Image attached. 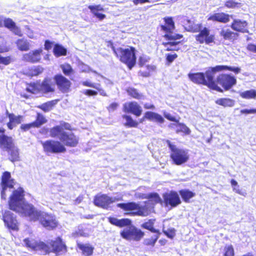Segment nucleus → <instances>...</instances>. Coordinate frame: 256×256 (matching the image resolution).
<instances>
[{
    "mask_svg": "<svg viewBox=\"0 0 256 256\" xmlns=\"http://www.w3.org/2000/svg\"><path fill=\"white\" fill-rule=\"evenodd\" d=\"M120 235L124 238L128 240L131 239L132 236H134V232L124 230L120 232Z\"/></svg>",
    "mask_w": 256,
    "mask_h": 256,
    "instance_id": "603ef678",
    "label": "nucleus"
},
{
    "mask_svg": "<svg viewBox=\"0 0 256 256\" xmlns=\"http://www.w3.org/2000/svg\"><path fill=\"white\" fill-rule=\"evenodd\" d=\"M52 80L55 82L58 89L62 93H67L70 91L72 87L71 82L60 74H55Z\"/></svg>",
    "mask_w": 256,
    "mask_h": 256,
    "instance_id": "4468645a",
    "label": "nucleus"
},
{
    "mask_svg": "<svg viewBox=\"0 0 256 256\" xmlns=\"http://www.w3.org/2000/svg\"><path fill=\"white\" fill-rule=\"evenodd\" d=\"M230 184H231V185L233 187L232 189H233L234 191L236 192L238 194H242V192L238 188L239 186H238V184L236 180H234V179L231 180Z\"/></svg>",
    "mask_w": 256,
    "mask_h": 256,
    "instance_id": "13d9d810",
    "label": "nucleus"
},
{
    "mask_svg": "<svg viewBox=\"0 0 256 256\" xmlns=\"http://www.w3.org/2000/svg\"><path fill=\"white\" fill-rule=\"evenodd\" d=\"M52 42L49 40H46L44 44V49L47 50H50L52 48Z\"/></svg>",
    "mask_w": 256,
    "mask_h": 256,
    "instance_id": "338daca9",
    "label": "nucleus"
},
{
    "mask_svg": "<svg viewBox=\"0 0 256 256\" xmlns=\"http://www.w3.org/2000/svg\"><path fill=\"white\" fill-rule=\"evenodd\" d=\"M108 222L115 226L122 228L130 224L131 220L128 218L118 219L113 216H110L108 218Z\"/></svg>",
    "mask_w": 256,
    "mask_h": 256,
    "instance_id": "7c9ffc66",
    "label": "nucleus"
},
{
    "mask_svg": "<svg viewBox=\"0 0 256 256\" xmlns=\"http://www.w3.org/2000/svg\"><path fill=\"white\" fill-rule=\"evenodd\" d=\"M224 6L228 8H234L241 6V4L234 0H228L224 2Z\"/></svg>",
    "mask_w": 256,
    "mask_h": 256,
    "instance_id": "8fccbe9b",
    "label": "nucleus"
},
{
    "mask_svg": "<svg viewBox=\"0 0 256 256\" xmlns=\"http://www.w3.org/2000/svg\"><path fill=\"white\" fill-rule=\"evenodd\" d=\"M216 70L214 67H210L204 72L190 73L188 74L189 78L194 83L207 86L209 88L222 92L223 90L216 86L214 82V75Z\"/></svg>",
    "mask_w": 256,
    "mask_h": 256,
    "instance_id": "20e7f679",
    "label": "nucleus"
},
{
    "mask_svg": "<svg viewBox=\"0 0 256 256\" xmlns=\"http://www.w3.org/2000/svg\"><path fill=\"white\" fill-rule=\"evenodd\" d=\"M150 58L144 56H140L138 58V66L142 68L139 70L138 74L142 77H148L152 72L155 70V66L152 64H147Z\"/></svg>",
    "mask_w": 256,
    "mask_h": 256,
    "instance_id": "f3484780",
    "label": "nucleus"
},
{
    "mask_svg": "<svg viewBox=\"0 0 256 256\" xmlns=\"http://www.w3.org/2000/svg\"><path fill=\"white\" fill-rule=\"evenodd\" d=\"M24 191L19 187L14 190L8 201L10 210L28 218L32 221H38L44 228L49 230L55 229L58 226L56 217L46 212L38 210L32 204L24 201Z\"/></svg>",
    "mask_w": 256,
    "mask_h": 256,
    "instance_id": "f257e3e1",
    "label": "nucleus"
},
{
    "mask_svg": "<svg viewBox=\"0 0 256 256\" xmlns=\"http://www.w3.org/2000/svg\"><path fill=\"white\" fill-rule=\"evenodd\" d=\"M160 234H157L155 236L154 238H147L144 240V244L146 246H154L155 243L157 241L158 239L159 238Z\"/></svg>",
    "mask_w": 256,
    "mask_h": 256,
    "instance_id": "5fc2aeb1",
    "label": "nucleus"
},
{
    "mask_svg": "<svg viewBox=\"0 0 256 256\" xmlns=\"http://www.w3.org/2000/svg\"><path fill=\"white\" fill-rule=\"evenodd\" d=\"M6 130L0 128V148L6 150L14 145V141L12 136L5 134Z\"/></svg>",
    "mask_w": 256,
    "mask_h": 256,
    "instance_id": "a211bd4d",
    "label": "nucleus"
},
{
    "mask_svg": "<svg viewBox=\"0 0 256 256\" xmlns=\"http://www.w3.org/2000/svg\"><path fill=\"white\" fill-rule=\"evenodd\" d=\"M178 192L182 200L186 203H189L190 200L196 196V194L194 192L188 189L180 190H179Z\"/></svg>",
    "mask_w": 256,
    "mask_h": 256,
    "instance_id": "72a5a7b5",
    "label": "nucleus"
},
{
    "mask_svg": "<svg viewBox=\"0 0 256 256\" xmlns=\"http://www.w3.org/2000/svg\"><path fill=\"white\" fill-rule=\"evenodd\" d=\"M47 122L46 119L40 113H38L36 120L33 122L36 128H40L42 125Z\"/></svg>",
    "mask_w": 256,
    "mask_h": 256,
    "instance_id": "49530a36",
    "label": "nucleus"
},
{
    "mask_svg": "<svg viewBox=\"0 0 256 256\" xmlns=\"http://www.w3.org/2000/svg\"><path fill=\"white\" fill-rule=\"evenodd\" d=\"M42 53V48L32 50L23 55L24 60L28 62L35 64L40 62L41 60V55Z\"/></svg>",
    "mask_w": 256,
    "mask_h": 256,
    "instance_id": "aec40b11",
    "label": "nucleus"
},
{
    "mask_svg": "<svg viewBox=\"0 0 256 256\" xmlns=\"http://www.w3.org/2000/svg\"><path fill=\"white\" fill-rule=\"evenodd\" d=\"M112 48L117 58L121 62L126 64L130 70L136 65V50L134 47L129 46L126 48L122 47L116 48L114 46H112Z\"/></svg>",
    "mask_w": 256,
    "mask_h": 256,
    "instance_id": "39448f33",
    "label": "nucleus"
},
{
    "mask_svg": "<svg viewBox=\"0 0 256 256\" xmlns=\"http://www.w3.org/2000/svg\"><path fill=\"white\" fill-rule=\"evenodd\" d=\"M55 86V82H52V78H45L41 82L42 94L54 93L56 91Z\"/></svg>",
    "mask_w": 256,
    "mask_h": 256,
    "instance_id": "412c9836",
    "label": "nucleus"
},
{
    "mask_svg": "<svg viewBox=\"0 0 256 256\" xmlns=\"http://www.w3.org/2000/svg\"><path fill=\"white\" fill-rule=\"evenodd\" d=\"M50 245L43 242L42 254L46 255L51 252L56 256H61L68 252V246L60 236L56 237L50 242Z\"/></svg>",
    "mask_w": 256,
    "mask_h": 256,
    "instance_id": "0eeeda50",
    "label": "nucleus"
},
{
    "mask_svg": "<svg viewBox=\"0 0 256 256\" xmlns=\"http://www.w3.org/2000/svg\"><path fill=\"white\" fill-rule=\"evenodd\" d=\"M53 52L56 57L65 56L66 55V50L62 45L56 44H54Z\"/></svg>",
    "mask_w": 256,
    "mask_h": 256,
    "instance_id": "a19ab883",
    "label": "nucleus"
},
{
    "mask_svg": "<svg viewBox=\"0 0 256 256\" xmlns=\"http://www.w3.org/2000/svg\"><path fill=\"white\" fill-rule=\"evenodd\" d=\"M193 32H198L195 36V39L199 44L210 45L215 42V36L210 34V30L206 26H202L201 23L196 24Z\"/></svg>",
    "mask_w": 256,
    "mask_h": 256,
    "instance_id": "1a4fd4ad",
    "label": "nucleus"
},
{
    "mask_svg": "<svg viewBox=\"0 0 256 256\" xmlns=\"http://www.w3.org/2000/svg\"><path fill=\"white\" fill-rule=\"evenodd\" d=\"M240 113L249 114H256V108L252 109H244L240 110Z\"/></svg>",
    "mask_w": 256,
    "mask_h": 256,
    "instance_id": "774afa93",
    "label": "nucleus"
},
{
    "mask_svg": "<svg viewBox=\"0 0 256 256\" xmlns=\"http://www.w3.org/2000/svg\"><path fill=\"white\" fill-rule=\"evenodd\" d=\"M1 184L3 190L7 188H13L15 184L14 180L12 178L10 172L8 171L4 172L1 176Z\"/></svg>",
    "mask_w": 256,
    "mask_h": 256,
    "instance_id": "5701e85b",
    "label": "nucleus"
},
{
    "mask_svg": "<svg viewBox=\"0 0 256 256\" xmlns=\"http://www.w3.org/2000/svg\"><path fill=\"white\" fill-rule=\"evenodd\" d=\"M118 106V104L116 102H112L110 104L107 108L109 112L116 110Z\"/></svg>",
    "mask_w": 256,
    "mask_h": 256,
    "instance_id": "69168bd1",
    "label": "nucleus"
},
{
    "mask_svg": "<svg viewBox=\"0 0 256 256\" xmlns=\"http://www.w3.org/2000/svg\"><path fill=\"white\" fill-rule=\"evenodd\" d=\"M63 74L66 76H70L74 74V72L72 66L68 63H66L60 66Z\"/></svg>",
    "mask_w": 256,
    "mask_h": 256,
    "instance_id": "a18cd8bd",
    "label": "nucleus"
},
{
    "mask_svg": "<svg viewBox=\"0 0 256 256\" xmlns=\"http://www.w3.org/2000/svg\"><path fill=\"white\" fill-rule=\"evenodd\" d=\"M85 95L88 96H96L98 94L96 91L92 90H86L83 92Z\"/></svg>",
    "mask_w": 256,
    "mask_h": 256,
    "instance_id": "0e129e2a",
    "label": "nucleus"
},
{
    "mask_svg": "<svg viewBox=\"0 0 256 256\" xmlns=\"http://www.w3.org/2000/svg\"><path fill=\"white\" fill-rule=\"evenodd\" d=\"M122 118L126 120L124 125L128 128H136L138 125V122L133 120L130 116L124 114Z\"/></svg>",
    "mask_w": 256,
    "mask_h": 256,
    "instance_id": "ea45409f",
    "label": "nucleus"
},
{
    "mask_svg": "<svg viewBox=\"0 0 256 256\" xmlns=\"http://www.w3.org/2000/svg\"><path fill=\"white\" fill-rule=\"evenodd\" d=\"M116 206L122 210L125 215L146 216L150 214L148 208L146 206H140L134 202L119 203L116 204Z\"/></svg>",
    "mask_w": 256,
    "mask_h": 256,
    "instance_id": "6e6552de",
    "label": "nucleus"
},
{
    "mask_svg": "<svg viewBox=\"0 0 256 256\" xmlns=\"http://www.w3.org/2000/svg\"><path fill=\"white\" fill-rule=\"evenodd\" d=\"M162 232L168 238L171 239L173 238L176 234V230L174 228L163 230Z\"/></svg>",
    "mask_w": 256,
    "mask_h": 256,
    "instance_id": "6e6d98bb",
    "label": "nucleus"
},
{
    "mask_svg": "<svg viewBox=\"0 0 256 256\" xmlns=\"http://www.w3.org/2000/svg\"><path fill=\"white\" fill-rule=\"evenodd\" d=\"M154 120L160 124H162L164 122V119L162 116L157 113L155 114Z\"/></svg>",
    "mask_w": 256,
    "mask_h": 256,
    "instance_id": "e2e57ef3",
    "label": "nucleus"
},
{
    "mask_svg": "<svg viewBox=\"0 0 256 256\" xmlns=\"http://www.w3.org/2000/svg\"><path fill=\"white\" fill-rule=\"evenodd\" d=\"M165 142L170 150V158L172 164L180 166L188 161L190 155L188 150L177 147L168 140H166Z\"/></svg>",
    "mask_w": 256,
    "mask_h": 256,
    "instance_id": "423d86ee",
    "label": "nucleus"
},
{
    "mask_svg": "<svg viewBox=\"0 0 256 256\" xmlns=\"http://www.w3.org/2000/svg\"><path fill=\"white\" fill-rule=\"evenodd\" d=\"M12 61V58L10 56H0V64L6 66L10 64Z\"/></svg>",
    "mask_w": 256,
    "mask_h": 256,
    "instance_id": "864d4df0",
    "label": "nucleus"
},
{
    "mask_svg": "<svg viewBox=\"0 0 256 256\" xmlns=\"http://www.w3.org/2000/svg\"><path fill=\"white\" fill-rule=\"evenodd\" d=\"M155 221V219H149L148 221L142 224L141 227L143 228L150 230L152 232L160 234V230L158 229L154 228Z\"/></svg>",
    "mask_w": 256,
    "mask_h": 256,
    "instance_id": "f704fd0d",
    "label": "nucleus"
},
{
    "mask_svg": "<svg viewBox=\"0 0 256 256\" xmlns=\"http://www.w3.org/2000/svg\"><path fill=\"white\" fill-rule=\"evenodd\" d=\"M120 200V198H112L106 194H96L94 196L93 203L98 207L108 209L110 204Z\"/></svg>",
    "mask_w": 256,
    "mask_h": 256,
    "instance_id": "dca6fc26",
    "label": "nucleus"
},
{
    "mask_svg": "<svg viewBox=\"0 0 256 256\" xmlns=\"http://www.w3.org/2000/svg\"><path fill=\"white\" fill-rule=\"evenodd\" d=\"M6 151L8 152L10 156L9 160L12 162H15L20 160V155L18 149L14 145Z\"/></svg>",
    "mask_w": 256,
    "mask_h": 256,
    "instance_id": "e433bc0d",
    "label": "nucleus"
},
{
    "mask_svg": "<svg viewBox=\"0 0 256 256\" xmlns=\"http://www.w3.org/2000/svg\"><path fill=\"white\" fill-rule=\"evenodd\" d=\"M58 101V99L48 101L38 106V108L44 112H48L54 108Z\"/></svg>",
    "mask_w": 256,
    "mask_h": 256,
    "instance_id": "c9c22d12",
    "label": "nucleus"
},
{
    "mask_svg": "<svg viewBox=\"0 0 256 256\" xmlns=\"http://www.w3.org/2000/svg\"><path fill=\"white\" fill-rule=\"evenodd\" d=\"M3 26L10 30L18 36H22L20 28L17 26L16 23L10 18L3 20Z\"/></svg>",
    "mask_w": 256,
    "mask_h": 256,
    "instance_id": "a878e982",
    "label": "nucleus"
},
{
    "mask_svg": "<svg viewBox=\"0 0 256 256\" xmlns=\"http://www.w3.org/2000/svg\"><path fill=\"white\" fill-rule=\"evenodd\" d=\"M235 252L232 245H226L224 248V256H234Z\"/></svg>",
    "mask_w": 256,
    "mask_h": 256,
    "instance_id": "09e8293b",
    "label": "nucleus"
},
{
    "mask_svg": "<svg viewBox=\"0 0 256 256\" xmlns=\"http://www.w3.org/2000/svg\"><path fill=\"white\" fill-rule=\"evenodd\" d=\"M43 68L40 66H32L29 68L24 73V75L32 78L42 73Z\"/></svg>",
    "mask_w": 256,
    "mask_h": 256,
    "instance_id": "473e14b6",
    "label": "nucleus"
},
{
    "mask_svg": "<svg viewBox=\"0 0 256 256\" xmlns=\"http://www.w3.org/2000/svg\"><path fill=\"white\" fill-rule=\"evenodd\" d=\"M163 202L166 207L174 208L182 204V200L177 192L170 190L162 194Z\"/></svg>",
    "mask_w": 256,
    "mask_h": 256,
    "instance_id": "f8f14e48",
    "label": "nucleus"
},
{
    "mask_svg": "<svg viewBox=\"0 0 256 256\" xmlns=\"http://www.w3.org/2000/svg\"><path fill=\"white\" fill-rule=\"evenodd\" d=\"M216 86L218 84L222 86L224 90H228L236 83V78L230 74H220L214 80Z\"/></svg>",
    "mask_w": 256,
    "mask_h": 256,
    "instance_id": "ddd939ff",
    "label": "nucleus"
},
{
    "mask_svg": "<svg viewBox=\"0 0 256 256\" xmlns=\"http://www.w3.org/2000/svg\"><path fill=\"white\" fill-rule=\"evenodd\" d=\"M230 16H232L224 12H216L210 15L208 17V20L214 22L226 24L230 21Z\"/></svg>",
    "mask_w": 256,
    "mask_h": 256,
    "instance_id": "b1692460",
    "label": "nucleus"
},
{
    "mask_svg": "<svg viewBox=\"0 0 256 256\" xmlns=\"http://www.w3.org/2000/svg\"><path fill=\"white\" fill-rule=\"evenodd\" d=\"M2 220L4 226L10 231L18 232L20 230V223L16 216L9 210H5L2 214Z\"/></svg>",
    "mask_w": 256,
    "mask_h": 256,
    "instance_id": "9b49d317",
    "label": "nucleus"
},
{
    "mask_svg": "<svg viewBox=\"0 0 256 256\" xmlns=\"http://www.w3.org/2000/svg\"><path fill=\"white\" fill-rule=\"evenodd\" d=\"M164 116L168 120L174 122V123L169 124L168 126L170 128H173L174 126L178 127V128L176 130V133L182 132L185 135H188L190 134V129L184 123L180 122L179 119L176 118L170 114H164Z\"/></svg>",
    "mask_w": 256,
    "mask_h": 256,
    "instance_id": "2eb2a0df",
    "label": "nucleus"
},
{
    "mask_svg": "<svg viewBox=\"0 0 256 256\" xmlns=\"http://www.w3.org/2000/svg\"><path fill=\"white\" fill-rule=\"evenodd\" d=\"M77 248L81 250L84 256H92L93 254L94 247L90 244H82L80 242H76Z\"/></svg>",
    "mask_w": 256,
    "mask_h": 256,
    "instance_id": "c756f323",
    "label": "nucleus"
},
{
    "mask_svg": "<svg viewBox=\"0 0 256 256\" xmlns=\"http://www.w3.org/2000/svg\"><path fill=\"white\" fill-rule=\"evenodd\" d=\"M163 20L164 24L160 26V30L164 33V41L162 42V45L166 51H178L180 49L179 44H181L180 40L183 38V35L173 32L176 26L172 17L166 16Z\"/></svg>",
    "mask_w": 256,
    "mask_h": 256,
    "instance_id": "f03ea898",
    "label": "nucleus"
},
{
    "mask_svg": "<svg viewBox=\"0 0 256 256\" xmlns=\"http://www.w3.org/2000/svg\"><path fill=\"white\" fill-rule=\"evenodd\" d=\"M246 49L249 52L256 53V44H248L246 46Z\"/></svg>",
    "mask_w": 256,
    "mask_h": 256,
    "instance_id": "680f3d73",
    "label": "nucleus"
},
{
    "mask_svg": "<svg viewBox=\"0 0 256 256\" xmlns=\"http://www.w3.org/2000/svg\"><path fill=\"white\" fill-rule=\"evenodd\" d=\"M82 84L84 86L90 87L96 89L102 96H106V92L102 88H100V84H95L92 83L88 80L82 82Z\"/></svg>",
    "mask_w": 256,
    "mask_h": 256,
    "instance_id": "37998d69",
    "label": "nucleus"
},
{
    "mask_svg": "<svg viewBox=\"0 0 256 256\" xmlns=\"http://www.w3.org/2000/svg\"><path fill=\"white\" fill-rule=\"evenodd\" d=\"M88 8L90 10L93 15L99 20H102L106 18L105 14L98 12L104 11V8L100 4L90 5L88 6Z\"/></svg>",
    "mask_w": 256,
    "mask_h": 256,
    "instance_id": "cd10ccee",
    "label": "nucleus"
},
{
    "mask_svg": "<svg viewBox=\"0 0 256 256\" xmlns=\"http://www.w3.org/2000/svg\"><path fill=\"white\" fill-rule=\"evenodd\" d=\"M25 246L34 251H40L42 253L43 242H37L30 240L29 238L24 239Z\"/></svg>",
    "mask_w": 256,
    "mask_h": 256,
    "instance_id": "c85d7f7f",
    "label": "nucleus"
},
{
    "mask_svg": "<svg viewBox=\"0 0 256 256\" xmlns=\"http://www.w3.org/2000/svg\"><path fill=\"white\" fill-rule=\"evenodd\" d=\"M248 24L246 20L234 19L230 24V28L234 31L241 33H248Z\"/></svg>",
    "mask_w": 256,
    "mask_h": 256,
    "instance_id": "4be33fe9",
    "label": "nucleus"
},
{
    "mask_svg": "<svg viewBox=\"0 0 256 256\" xmlns=\"http://www.w3.org/2000/svg\"><path fill=\"white\" fill-rule=\"evenodd\" d=\"M41 144L44 152L48 154L64 153L66 151L64 145L60 141L48 140L41 142Z\"/></svg>",
    "mask_w": 256,
    "mask_h": 256,
    "instance_id": "9d476101",
    "label": "nucleus"
},
{
    "mask_svg": "<svg viewBox=\"0 0 256 256\" xmlns=\"http://www.w3.org/2000/svg\"><path fill=\"white\" fill-rule=\"evenodd\" d=\"M215 102L216 104L224 107H232L234 104V101L229 98H220L217 99Z\"/></svg>",
    "mask_w": 256,
    "mask_h": 256,
    "instance_id": "58836bf2",
    "label": "nucleus"
},
{
    "mask_svg": "<svg viewBox=\"0 0 256 256\" xmlns=\"http://www.w3.org/2000/svg\"><path fill=\"white\" fill-rule=\"evenodd\" d=\"M156 114V112H152L148 111L144 113L145 117L146 118L147 120H151V121H153Z\"/></svg>",
    "mask_w": 256,
    "mask_h": 256,
    "instance_id": "052dcab7",
    "label": "nucleus"
},
{
    "mask_svg": "<svg viewBox=\"0 0 256 256\" xmlns=\"http://www.w3.org/2000/svg\"><path fill=\"white\" fill-rule=\"evenodd\" d=\"M240 96L246 99L255 98H256V90H250L244 91L240 94Z\"/></svg>",
    "mask_w": 256,
    "mask_h": 256,
    "instance_id": "de8ad7c7",
    "label": "nucleus"
},
{
    "mask_svg": "<svg viewBox=\"0 0 256 256\" xmlns=\"http://www.w3.org/2000/svg\"><path fill=\"white\" fill-rule=\"evenodd\" d=\"M220 36L224 40H228L234 42L238 40L239 34L238 33L234 32L229 28H222L220 32Z\"/></svg>",
    "mask_w": 256,
    "mask_h": 256,
    "instance_id": "393cba45",
    "label": "nucleus"
},
{
    "mask_svg": "<svg viewBox=\"0 0 256 256\" xmlns=\"http://www.w3.org/2000/svg\"><path fill=\"white\" fill-rule=\"evenodd\" d=\"M18 48L20 51H28L30 49V44L24 38L18 39L16 42Z\"/></svg>",
    "mask_w": 256,
    "mask_h": 256,
    "instance_id": "79ce46f5",
    "label": "nucleus"
},
{
    "mask_svg": "<svg viewBox=\"0 0 256 256\" xmlns=\"http://www.w3.org/2000/svg\"><path fill=\"white\" fill-rule=\"evenodd\" d=\"M178 56L176 54H168L166 56V60L167 63L168 64L173 62L174 60L178 58Z\"/></svg>",
    "mask_w": 256,
    "mask_h": 256,
    "instance_id": "4d7b16f0",
    "label": "nucleus"
},
{
    "mask_svg": "<svg viewBox=\"0 0 256 256\" xmlns=\"http://www.w3.org/2000/svg\"><path fill=\"white\" fill-rule=\"evenodd\" d=\"M123 111L126 113H130L136 117L142 114V108L136 102H130L124 104Z\"/></svg>",
    "mask_w": 256,
    "mask_h": 256,
    "instance_id": "6ab92c4d",
    "label": "nucleus"
},
{
    "mask_svg": "<svg viewBox=\"0 0 256 256\" xmlns=\"http://www.w3.org/2000/svg\"><path fill=\"white\" fill-rule=\"evenodd\" d=\"M216 72L224 70H228L234 72L235 74H238L240 72V68H233L228 66H214Z\"/></svg>",
    "mask_w": 256,
    "mask_h": 256,
    "instance_id": "c03bdc74",
    "label": "nucleus"
},
{
    "mask_svg": "<svg viewBox=\"0 0 256 256\" xmlns=\"http://www.w3.org/2000/svg\"><path fill=\"white\" fill-rule=\"evenodd\" d=\"M6 115L9 118V122H7L6 126L10 130H12L17 124H20L23 118L21 115L15 116L14 114L8 113V112Z\"/></svg>",
    "mask_w": 256,
    "mask_h": 256,
    "instance_id": "bb28decb",
    "label": "nucleus"
},
{
    "mask_svg": "<svg viewBox=\"0 0 256 256\" xmlns=\"http://www.w3.org/2000/svg\"><path fill=\"white\" fill-rule=\"evenodd\" d=\"M34 128L36 127L34 126L33 122L26 124H22L20 126V129L24 132H26L30 129L31 128Z\"/></svg>",
    "mask_w": 256,
    "mask_h": 256,
    "instance_id": "bf43d9fd",
    "label": "nucleus"
},
{
    "mask_svg": "<svg viewBox=\"0 0 256 256\" xmlns=\"http://www.w3.org/2000/svg\"><path fill=\"white\" fill-rule=\"evenodd\" d=\"M147 198L154 204H158L161 202L162 200L158 194L157 193L150 194Z\"/></svg>",
    "mask_w": 256,
    "mask_h": 256,
    "instance_id": "3c124183",
    "label": "nucleus"
},
{
    "mask_svg": "<svg viewBox=\"0 0 256 256\" xmlns=\"http://www.w3.org/2000/svg\"><path fill=\"white\" fill-rule=\"evenodd\" d=\"M41 88V82L36 81L27 84L26 90L32 94H38L42 93Z\"/></svg>",
    "mask_w": 256,
    "mask_h": 256,
    "instance_id": "2f4dec72",
    "label": "nucleus"
},
{
    "mask_svg": "<svg viewBox=\"0 0 256 256\" xmlns=\"http://www.w3.org/2000/svg\"><path fill=\"white\" fill-rule=\"evenodd\" d=\"M126 92L129 96L136 100L144 98V96L138 92V90L134 88L128 87L126 89Z\"/></svg>",
    "mask_w": 256,
    "mask_h": 256,
    "instance_id": "4c0bfd02",
    "label": "nucleus"
},
{
    "mask_svg": "<svg viewBox=\"0 0 256 256\" xmlns=\"http://www.w3.org/2000/svg\"><path fill=\"white\" fill-rule=\"evenodd\" d=\"M64 130H72V128L70 124L64 122L60 125L52 128L50 130V135L53 138L59 137L65 148L76 147L79 144V137L74 132H66Z\"/></svg>",
    "mask_w": 256,
    "mask_h": 256,
    "instance_id": "7ed1b4c3",
    "label": "nucleus"
}]
</instances>
